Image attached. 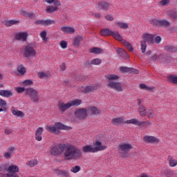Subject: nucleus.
<instances>
[{
    "label": "nucleus",
    "mask_w": 177,
    "mask_h": 177,
    "mask_svg": "<svg viewBox=\"0 0 177 177\" xmlns=\"http://www.w3.org/2000/svg\"><path fill=\"white\" fill-rule=\"evenodd\" d=\"M53 5L55 6L54 7L57 8V6H62V2L59 0H54Z\"/></svg>",
    "instance_id": "nucleus-61"
},
{
    "label": "nucleus",
    "mask_w": 177,
    "mask_h": 177,
    "mask_svg": "<svg viewBox=\"0 0 177 177\" xmlns=\"http://www.w3.org/2000/svg\"><path fill=\"white\" fill-rule=\"evenodd\" d=\"M69 105H71V107H77V106H80L82 103V100L80 99H76L74 100H70Z\"/></svg>",
    "instance_id": "nucleus-28"
},
{
    "label": "nucleus",
    "mask_w": 177,
    "mask_h": 177,
    "mask_svg": "<svg viewBox=\"0 0 177 177\" xmlns=\"http://www.w3.org/2000/svg\"><path fill=\"white\" fill-rule=\"evenodd\" d=\"M116 24L118 26V27H120V28H122V30H127V28L129 27L128 24L124 22H118Z\"/></svg>",
    "instance_id": "nucleus-43"
},
{
    "label": "nucleus",
    "mask_w": 177,
    "mask_h": 177,
    "mask_svg": "<svg viewBox=\"0 0 177 177\" xmlns=\"http://www.w3.org/2000/svg\"><path fill=\"white\" fill-rule=\"evenodd\" d=\"M94 145V152L97 153V151H103L107 149V146L102 145V142L100 141H96Z\"/></svg>",
    "instance_id": "nucleus-13"
},
{
    "label": "nucleus",
    "mask_w": 177,
    "mask_h": 177,
    "mask_svg": "<svg viewBox=\"0 0 177 177\" xmlns=\"http://www.w3.org/2000/svg\"><path fill=\"white\" fill-rule=\"evenodd\" d=\"M42 133H44V127H39L35 131V139L38 142L42 140Z\"/></svg>",
    "instance_id": "nucleus-17"
},
{
    "label": "nucleus",
    "mask_w": 177,
    "mask_h": 177,
    "mask_svg": "<svg viewBox=\"0 0 177 177\" xmlns=\"http://www.w3.org/2000/svg\"><path fill=\"white\" fill-rule=\"evenodd\" d=\"M111 124H113V125H115L116 127H118V125H124V124H133V125H137L138 127H149L150 125V122L147 121L140 122L139 120L136 118L124 121V118H122L112 119Z\"/></svg>",
    "instance_id": "nucleus-2"
},
{
    "label": "nucleus",
    "mask_w": 177,
    "mask_h": 177,
    "mask_svg": "<svg viewBox=\"0 0 177 177\" xmlns=\"http://www.w3.org/2000/svg\"><path fill=\"white\" fill-rule=\"evenodd\" d=\"M21 85L22 86H30V85H34V82H32L31 80H24L21 82Z\"/></svg>",
    "instance_id": "nucleus-42"
},
{
    "label": "nucleus",
    "mask_w": 177,
    "mask_h": 177,
    "mask_svg": "<svg viewBox=\"0 0 177 177\" xmlns=\"http://www.w3.org/2000/svg\"><path fill=\"white\" fill-rule=\"evenodd\" d=\"M37 77L41 80H44V78H48L49 77V73L44 72H39L37 74Z\"/></svg>",
    "instance_id": "nucleus-45"
},
{
    "label": "nucleus",
    "mask_w": 177,
    "mask_h": 177,
    "mask_svg": "<svg viewBox=\"0 0 177 177\" xmlns=\"http://www.w3.org/2000/svg\"><path fill=\"white\" fill-rule=\"evenodd\" d=\"M81 171V167L80 166H75L71 169V172L73 174H77V172H80Z\"/></svg>",
    "instance_id": "nucleus-50"
},
{
    "label": "nucleus",
    "mask_w": 177,
    "mask_h": 177,
    "mask_svg": "<svg viewBox=\"0 0 177 177\" xmlns=\"http://www.w3.org/2000/svg\"><path fill=\"white\" fill-rule=\"evenodd\" d=\"M61 31H62V32H66V34H74L75 29L70 26H63L61 28Z\"/></svg>",
    "instance_id": "nucleus-20"
},
{
    "label": "nucleus",
    "mask_w": 177,
    "mask_h": 177,
    "mask_svg": "<svg viewBox=\"0 0 177 177\" xmlns=\"http://www.w3.org/2000/svg\"><path fill=\"white\" fill-rule=\"evenodd\" d=\"M88 111L92 115H97L98 114H100V110H99L96 106L90 107L88 109Z\"/></svg>",
    "instance_id": "nucleus-30"
},
{
    "label": "nucleus",
    "mask_w": 177,
    "mask_h": 177,
    "mask_svg": "<svg viewBox=\"0 0 177 177\" xmlns=\"http://www.w3.org/2000/svg\"><path fill=\"white\" fill-rule=\"evenodd\" d=\"M17 70L20 75L26 74V68L23 65H18Z\"/></svg>",
    "instance_id": "nucleus-36"
},
{
    "label": "nucleus",
    "mask_w": 177,
    "mask_h": 177,
    "mask_svg": "<svg viewBox=\"0 0 177 177\" xmlns=\"http://www.w3.org/2000/svg\"><path fill=\"white\" fill-rule=\"evenodd\" d=\"M107 86L108 88H111V89H115V91H117L118 92H122V91H124L122 86L120 82L109 81L108 82Z\"/></svg>",
    "instance_id": "nucleus-10"
},
{
    "label": "nucleus",
    "mask_w": 177,
    "mask_h": 177,
    "mask_svg": "<svg viewBox=\"0 0 177 177\" xmlns=\"http://www.w3.org/2000/svg\"><path fill=\"white\" fill-rule=\"evenodd\" d=\"M159 26H161V27H169V21L167 20H160Z\"/></svg>",
    "instance_id": "nucleus-51"
},
{
    "label": "nucleus",
    "mask_w": 177,
    "mask_h": 177,
    "mask_svg": "<svg viewBox=\"0 0 177 177\" xmlns=\"http://www.w3.org/2000/svg\"><path fill=\"white\" fill-rule=\"evenodd\" d=\"M59 10V7H55V6H47L46 9V13H55Z\"/></svg>",
    "instance_id": "nucleus-33"
},
{
    "label": "nucleus",
    "mask_w": 177,
    "mask_h": 177,
    "mask_svg": "<svg viewBox=\"0 0 177 177\" xmlns=\"http://www.w3.org/2000/svg\"><path fill=\"white\" fill-rule=\"evenodd\" d=\"M6 171H8V165H0V172L3 174V172H6Z\"/></svg>",
    "instance_id": "nucleus-53"
},
{
    "label": "nucleus",
    "mask_w": 177,
    "mask_h": 177,
    "mask_svg": "<svg viewBox=\"0 0 177 177\" xmlns=\"http://www.w3.org/2000/svg\"><path fill=\"white\" fill-rule=\"evenodd\" d=\"M64 153V158L70 160H80L82 157V151L75 146L69 144H59L50 149L51 156H60Z\"/></svg>",
    "instance_id": "nucleus-1"
},
{
    "label": "nucleus",
    "mask_w": 177,
    "mask_h": 177,
    "mask_svg": "<svg viewBox=\"0 0 177 177\" xmlns=\"http://www.w3.org/2000/svg\"><path fill=\"white\" fill-rule=\"evenodd\" d=\"M111 36H113V38H114L116 41H119V42H122V41H124L122 36H121L118 32H112Z\"/></svg>",
    "instance_id": "nucleus-31"
},
{
    "label": "nucleus",
    "mask_w": 177,
    "mask_h": 177,
    "mask_svg": "<svg viewBox=\"0 0 177 177\" xmlns=\"http://www.w3.org/2000/svg\"><path fill=\"white\" fill-rule=\"evenodd\" d=\"M165 50H166L169 53H173L174 52H176L177 48L174 46H166L165 48Z\"/></svg>",
    "instance_id": "nucleus-35"
},
{
    "label": "nucleus",
    "mask_w": 177,
    "mask_h": 177,
    "mask_svg": "<svg viewBox=\"0 0 177 177\" xmlns=\"http://www.w3.org/2000/svg\"><path fill=\"white\" fill-rule=\"evenodd\" d=\"M90 53H94V55H100V53H103V50L100 48L94 47L89 50Z\"/></svg>",
    "instance_id": "nucleus-34"
},
{
    "label": "nucleus",
    "mask_w": 177,
    "mask_h": 177,
    "mask_svg": "<svg viewBox=\"0 0 177 177\" xmlns=\"http://www.w3.org/2000/svg\"><path fill=\"white\" fill-rule=\"evenodd\" d=\"M123 45L128 49V50H129V52L133 51V48L132 47V44L127 41V40H124L123 41Z\"/></svg>",
    "instance_id": "nucleus-41"
},
{
    "label": "nucleus",
    "mask_w": 177,
    "mask_h": 177,
    "mask_svg": "<svg viewBox=\"0 0 177 177\" xmlns=\"http://www.w3.org/2000/svg\"><path fill=\"white\" fill-rule=\"evenodd\" d=\"M148 118H154V110L149 109L147 111Z\"/></svg>",
    "instance_id": "nucleus-54"
},
{
    "label": "nucleus",
    "mask_w": 177,
    "mask_h": 177,
    "mask_svg": "<svg viewBox=\"0 0 177 177\" xmlns=\"http://www.w3.org/2000/svg\"><path fill=\"white\" fill-rule=\"evenodd\" d=\"M21 15H22V16H24V17H30V19H34L35 17V14L34 13H29L28 12L26 11H21Z\"/></svg>",
    "instance_id": "nucleus-39"
},
{
    "label": "nucleus",
    "mask_w": 177,
    "mask_h": 177,
    "mask_svg": "<svg viewBox=\"0 0 177 177\" xmlns=\"http://www.w3.org/2000/svg\"><path fill=\"white\" fill-rule=\"evenodd\" d=\"M158 60H159V62H167V56L160 55L158 57Z\"/></svg>",
    "instance_id": "nucleus-57"
},
{
    "label": "nucleus",
    "mask_w": 177,
    "mask_h": 177,
    "mask_svg": "<svg viewBox=\"0 0 177 177\" xmlns=\"http://www.w3.org/2000/svg\"><path fill=\"white\" fill-rule=\"evenodd\" d=\"M26 96L29 97L30 100L32 103H38L39 102V95H38V91L33 88H27L25 92Z\"/></svg>",
    "instance_id": "nucleus-4"
},
{
    "label": "nucleus",
    "mask_w": 177,
    "mask_h": 177,
    "mask_svg": "<svg viewBox=\"0 0 177 177\" xmlns=\"http://www.w3.org/2000/svg\"><path fill=\"white\" fill-rule=\"evenodd\" d=\"M27 165H28L30 167H35L38 164V160H32L28 161L27 163Z\"/></svg>",
    "instance_id": "nucleus-48"
},
{
    "label": "nucleus",
    "mask_w": 177,
    "mask_h": 177,
    "mask_svg": "<svg viewBox=\"0 0 177 177\" xmlns=\"http://www.w3.org/2000/svg\"><path fill=\"white\" fill-rule=\"evenodd\" d=\"M105 78H107L109 81H115V80H119L120 76L115 75V74H111V75H107L105 76Z\"/></svg>",
    "instance_id": "nucleus-37"
},
{
    "label": "nucleus",
    "mask_w": 177,
    "mask_h": 177,
    "mask_svg": "<svg viewBox=\"0 0 177 177\" xmlns=\"http://www.w3.org/2000/svg\"><path fill=\"white\" fill-rule=\"evenodd\" d=\"M40 37L42 38L44 42L48 41V37H46V31L44 30L40 32Z\"/></svg>",
    "instance_id": "nucleus-52"
},
{
    "label": "nucleus",
    "mask_w": 177,
    "mask_h": 177,
    "mask_svg": "<svg viewBox=\"0 0 177 177\" xmlns=\"http://www.w3.org/2000/svg\"><path fill=\"white\" fill-rule=\"evenodd\" d=\"M143 142L145 143H160V140L154 136H145L143 138Z\"/></svg>",
    "instance_id": "nucleus-14"
},
{
    "label": "nucleus",
    "mask_w": 177,
    "mask_h": 177,
    "mask_svg": "<svg viewBox=\"0 0 177 177\" xmlns=\"http://www.w3.org/2000/svg\"><path fill=\"white\" fill-rule=\"evenodd\" d=\"M168 80L169 81V82H172V84H177V76H175L174 75H170L168 77Z\"/></svg>",
    "instance_id": "nucleus-47"
},
{
    "label": "nucleus",
    "mask_w": 177,
    "mask_h": 177,
    "mask_svg": "<svg viewBox=\"0 0 177 177\" xmlns=\"http://www.w3.org/2000/svg\"><path fill=\"white\" fill-rule=\"evenodd\" d=\"M167 15L169 16V17H171V19H176V17H177L176 10H170L167 11Z\"/></svg>",
    "instance_id": "nucleus-40"
},
{
    "label": "nucleus",
    "mask_w": 177,
    "mask_h": 177,
    "mask_svg": "<svg viewBox=\"0 0 177 177\" xmlns=\"http://www.w3.org/2000/svg\"><path fill=\"white\" fill-rule=\"evenodd\" d=\"M11 113H12L13 115H16L17 117H24V113L21 111H19L16 109L15 106H12L11 108Z\"/></svg>",
    "instance_id": "nucleus-21"
},
{
    "label": "nucleus",
    "mask_w": 177,
    "mask_h": 177,
    "mask_svg": "<svg viewBox=\"0 0 177 177\" xmlns=\"http://www.w3.org/2000/svg\"><path fill=\"white\" fill-rule=\"evenodd\" d=\"M167 161L169 162V167H174L177 165V160L171 156H169L167 158Z\"/></svg>",
    "instance_id": "nucleus-25"
},
{
    "label": "nucleus",
    "mask_w": 177,
    "mask_h": 177,
    "mask_svg": "<svg viewBox=\"0 0 177 177\" xmlns=\"http://www.w3.org/2000/svg\"><path fill=\"white\" fill-rule=\"evenodd\" d=\"M82 41V36H77L73 40L74 46H80V43Z\"/></svg>",
    "instance_id": "nucleus-38"
},
{
    "label": "nucleus",
    "mask_w": 177,
    "mask_h": 177,
    "mask_svg": "<svg viewBox=\"0 0 177 177\" xmlns=\"http://www.w3.org/2000/svg\"><path fill=\"white\" fill-rule=\"evenodd\" d=\"M24 57H35L37 56V50L32 45L28 44L24 48Z\"/></svg>",
    "instance_id": "nucleus-6"
},
{
    "label": "nucleus",
    "mask_w": 177,
    "mask_h": 177,
    "mask_svg": "<svg viewBox=\"0 0 177 177\" xmlns=\"http://www.w3.org/2000/svg\"><path fill=\"white\" fill-rule=\"evenodd\" d=\"M138 113L141 117H146L147 112H146V106L145 105H140L138 107Z\"/></svg>",
    "instance_id": "nucleus-27"
},
{
    "label": "nucleus",
    "mask_w": 177,
    "mask_h": 177,
    "mask_svg": "<svg viewBox=\"0 0 177 177\" xmlns=\"http://www.w3.org/2000/svg\"><path fill=\"white\" fill-rule=\"evenodd\" d=\"M28 35L27 32H18L15 35V39L24 42V41H27Z\"/></svg>",
    "instance_id": "nucleus-16"
},
{
    "label": "nucleus",
    "mask_w": 177,
    "mask_h": 177,
    "mask_svg": "<svg viewBox=\"0 0 177 177\" xmlns=\"http://www.w3.org/2000/svg\"><path fill=\"white\" fill-rule=\"evenodd\" d=\"M27 88H24V87H16L15 88V91L16 92H17V93H23V92L26 93V90Z\"/></svg>",
    "instance_id": "nucleus-55"
},
{
    "label": "nucleus",
    "mask_w": 177,
    "mask_h": 177,
    "mask_svg": "<svg viewBox=\"0 0 177 177\" xmlns=\"http://www.w3.org/2000/svg\"><path fill=\"white\" fill-rule=\"evenodd\" d=\"M116 53L118 56H120V57H124L125 59L128 57V53H127V51L122 50V48H118L116 50Z\"/></svg>",
    "instance_id": "nucleus-32"
},
{
    "label": "nucleus",
    "mask_w": 177,
    "mask_h": 177,
    "mask_svg": "<svg viewBox=\"0 0 177 177\" xmlns=\"http://www.w3.org/2000/svg\"><path fill=\"white\" fill-rule=\"evenodd\" d=\"M113 30L109 28H104L100 31V34L102 37H110L113 35Z\"/></svg>",
    "instance_id": "nucleus-19"
},
{
    "label": "nucleus",
    "mask_w": 177,
    "mask_h": 177,
    "mask_svg": "<svg viewBox=\"0 0 177 177\" xmlns=\"http://www.w3.org/2000/svg\"><path fill=\"white\" fill-rule=\"evenodd\" d=\"M57 106L59 111H62V112H64L66 111V110H68V109L71 108L70 102L65 104L64 102L59 101L58 102Z\"/></svg>",
    "instance_id": "nucleus-15"
},
{
    "label": "nucleus",
    "mask_w": 177,
    "mask_h": 177,
    "mask_svg": "<svg viewBox=\"0 0 177 177\" xmlns=\"http://www.w3.org/2000/svg\"><path fill=\"white\" fill-rule=\"evenodd\" d=\"M15 150H16V149L15 148V147H10L7 151V152H6L4 153V158H6L7 160L10 158L13 154V151H15Z\"/></svg>",
    "instance_id": "nucleus-22"
},
{
    "label": "nucleus",
    "mask_w": 177,
    "mask_h": 177,
    "mask_svg": "<svg viewBox=\"0 0 177 177\" xmlns=\"http://www.w3.org/2000/svg\"><path fill=\"white\" fill-rule=\"evenodd\" d=\"M0 96H3V97H11V96H13V93L8 90H0Z\"/></svg>",
    "instance_id": "nucleus-24"
},
{
    "label": "nucleus",
    "mask_w": 177,
    "mask_h": 177,
    "mask_svg": "<svg viewBox=\"0 0 177 177\" xmlns=\"http://www.w3.org/2000/svg\"><path fill=\"white\" fill-rule=\"evenodd\" d=\"M7 177H19V175H17V172H19V167L17 165H11L8 167L7 169Z\"/></svg>",
    "instance_id": "nucleus-8"
},
{
    "label": "nucleus",
    "mask_w": 177,
    "mask_h": 177,
    "mask_svg": "<svg viewBox=\"0 0 177 177\" xmlns=\"http://www.w3.org/2000/svg\"><path fill=\"white\" fill-rule=\"evenodd\" d=\"M48 132L53 133L54 135H59L60 133V130L64 129V131H68L71 129V127L66 126L60 122H56L54 125H49L46 128Z\"/></svg>",
    "instance_id": "nucleus-3"
},
{
    "label": "nucleus",
    "mask_w": 177,
    "mask_h": 177,
    "mask_svg": "<svg viewBox=\"0 0 177 177\" xmlns=\"http://www.w3.org/2000/svg\"><path fill=\"white\" fill-rule=\"evenodd\" d=\"M160 21L158 19H153L150 21V24H152V26H160Z\"/></svg>",
    "instance_id": "nucleus-56"
},
{
    "label": "nucleus",
    "mask_w": 177,
    "mask_h": 177,
    "mask_svg": "<svg viewBox=\"0 0 177 177\" xmlns=\"http://www.w3.org/2000/svg\"><path fill=\"white\" fill-rule=\"evenodd\" d=\"M97 8L100 10L107 12V10H109V8H110V3L103 0H100L97 3Z\"/></svg>",
    "instance_id": "nucleus-11"
},
{
    "label": "nucleus",
    "mask_w": 177,
    "mask_h": 177,
    "mask_svg": "<svg viewBox=\"0 0 177 177\" xmlns=\"http://www.w3.org/2000/svg\"><path fill=\"white\" fill-rule=\"evenodd\" d=\"M19 21L17 20L12 19L9 21H3V24L6 27H10L11 26H14L15 24H19Z\"/></svg>",
    "instance_id": "nucleus-26"
},
{
    "label": "nucleus",
    "mask_w": 177,
    "mask_h": 177,
    "mask_svg": "<svg viewBox=\"0 0 177 177\" xmlns=\"http://www.w3.org/2000/svg\"><path fill=\"white\" fill-rule=\"evenodd\" d=\"M102 64V59H99V58H96V59H93L91 61V64H94V65H99Z\"/></svg>",
    "instance_id": "nucleus-49"
},
{
    "label": "nucleus",
    "mask_w": 177,
    "mask_h": 177,
    "mask_svg": "<svg viewBox=\"0 0 177 177\" xmlns=\"http://www.w3.org/2000/svg\"><path fill=\"white\" fill-rule=\"evenodd\" d=\"M139 87H140V89H144L145 91H153V89H154V87H148L145 84H140L139 85Z\"/></svg>",
    "instance_id": "nucleus-46"
},
{
    "label": "nucleus",
    "mask_w": 177,
    "mask_h": 177,
    "mask_svg": "<svg viewBox=\"0 0 177 177\" xmlns=\"http://www.w3.org/2000/svg\"><path fill=\"white\" fill-rule=\"evenodd\" d=\"M74 116L80 121H84L88 118V110L85 108H80L75 111Z\"/></svg>",
    "instance_id": "nucleus-7"
},
{
    "label": "nucleus",
    "mask_w": 177,
    "mask_h": 177,
    "mask_svg": "<svg viewBox=\"0 0 177 177\" xmlns=\"http://www.w3.org/2000/svg\"><path fill=\"white\" fill-rule=\"evenodd\" d=\"M142 41H140L141 44V50L142 53H145L146 52V49L147 48V44H151L154 43V36L152 35H150L149 33H145L142 35Z\"/></svg>",
    "instance_id": "nucleus-5"
},
{
    "label": "nucleus",
    "mask_w": 177,
    "mask_h": 177,
    "mask_svg": "<svg viewBox=\"0 0 177 177\" xmlns=\"http://www.w3.org/2000/svg\"><path fill=\"white\" fill-rule=\"evenodd\" d=\"M133 70V69H132V68H128L125 66H122L120 68V71L123 74H125V73H132Z\"/></svg>",
    "instance_id": "nucleus-44"
},
{
    "label": "nucleus",
    "mask_w": 177,
    "mask_h": 177,
    "mask_svg": "<svg viewBox=\"0 0 177 177\" xmlns=\"http://www.w3.org/2000/svg\"><path fill=\"white\" fill-rule=\"evenodd\" d=\"M160 5L162 6H168V4L169 3V0H161L160 1Z\"/></svg>",
    "instance_id": "nucleus-58"
},
{
    "label": "nucleus",
    "mask_w": 177,
    "mask_h": 177,
    "mask_svg": "<svg viewBox=\"0 0 177 177\" xmlns=\"http://www.w3.org/2000/svg\"><path fill=\"white\" fill-rule=\"evenodd\" d=\"M60 46L62 48V49H66V48H67V41L62 40L60 42Z\"/></svg>",
    "instance_id": "nucleus-60"
},
{
    "label": "nucleus",
    "mask_w": 177,
    "mask_h": 177,
    "mask_svg": "<svg viewBox=\"0 0 177 177\" xmlns=\"http://www.w3.org/2000/svg\"><path fill=\"white\" fill-rule=\"evenodd\" d=\"M35 24L36 26H50L52 24H55V20L52 19H46V20H36L35 21Z\"/></svg>",
    "instance_id": "nucleus-12"
},
{
    "label": "nucleus",
    "mask_w": 177,
    "mask_h": 177,
    "mask_svg": "<svg viewBox=\"0 0 177 177\" xmlns=\"http://www.w3.org/2000/svg\"><path fill=\"white\" fill-rule=\"evenodd\" d=\"M98 86L96 84H93V86H86L83 89L84 93H89L90 92H93V91H97Z\"/></svg>",
    "instance_id": "nucleus-18"
},
{
    "label": "nucleus",
    "mask_w": 177,
    "mask_h": 177,
    "mask_svg": "<svg viewBox=\"0 0 177 177\" xmlns=\"http://www.w3.org/2000/svg\"><path fill=\"white\" fill-rule=\"evenodd\" d=\"M155 42L156 44H160L161 42V37L158 36L155 38Z\"/></svg>",
    "instance_id": "nucleus-64"
},
{
    "label": "nucleus",
    "mask_w": 177,
    "mask_h": 177,
    "mask_svg": "<svg viewBox=\"0 0 177 177\" xmlns=\"http://www.w3.org/2000/svg\"><path fill=\"white\" fill-rule=\"evenodd\" d=\"M57 175H61L62 177H70V173L66 170L55 169Z\"/></svg>",
    "instance_id": "nucleus-29"
},
{
    "label": "nucleus",
    "mask_w": 177,
    "mask_h": 177,
    "mask_svg": "<svg viewBox=\"0 0 177 177\" xmlns=\"http://www.w3.org/2000/svg\"><path fill=\"white\" fill-rule=\"evenodd\" d=\"M105 19H106V20H109V21H113V20H114V18L111 15H106L105 17Z\"/></svg>",
    "instance_id": "nucleus-63"
},
{
    "label": "nucleus",
    "mask_w": 177,
    "mask_h": 177,
    "mask_svg": "<svg viewBox=\"0 0 177 177\" xmlns=\"http://www.w3.org/2000/svg\"><path fill=\"white\" fill-rule=\"evenodd\" d=\"M118 149L123 153H129L132 150V145L129 143L121 142L118 145Z\"/></svg>",
    "instance_id": "nucleus-9"
},
{
    "label": "nucleus",
    "mask_w": 177,
    "mask_h": 177,
    "mask_svg": "<svg viewBox=\"0 0 177 177\" xmlns=\"http://www.w3.org/2000/svg\"><path fill=\"white\" fill-rule=\"evenodd\" d=\"M7 104L8 103L5 100H2L1 98H0V107H6Z\"/></svg>",
    "instance_id": "nucleus-59"
},
{
    "label": "nucleus",
    "mask_w": 177,
    "mask_h": 177,
    "mask_svg": "<svg viewBox=\"0 0 177 177\" xmlns=\"http://www.w3.org/2000/svg\"><path fill=\"white\" fill-rule=\"evenodd\" d=\"M83 153H95V149L93 145H88L82 148Z\"/></svg>",
    "instance_id": "nucleus-23"
},
{
    "label": "nucleus",
    "mask_w": 177,
    "mask_h": 177,
    "mask_svg": "<svg viewBox=\"0 0 177 177\" xmlns=\"http://www.w3.org/2000/svg\"><path fill=\"white\" fill-rule=\"evenodd\" d=\"M175 174V171H174V170H169L167 171V176L168 177H171L173 176V175Z\"/></svg>",
    "instance_id": "nucleus-62"
}]
</instances>
